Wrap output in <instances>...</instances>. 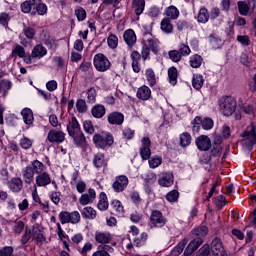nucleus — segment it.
Instances as JSON below:
<instances>
[{
	"label": "nucleus",
	"instance_id": "7c9ffc66",
	"mask_svg": "<svg viewBox=\"0 0 256 256\" xmlns=\"http://www.w3.org/2000/svg\"><path fill=\"white\" fill-rule=\"evenodd\" d=\"M97 209L99 211H107V209H109V199L107 198V194L105 192H101L99 194Z\"/></svg>",
	"mask_w": 256,
	"mask_h": 256
},
{
	"label": "nucleus",
	"instance_id": "c756f323",
	"mask_svg": "<svg viewBox=\"0 0 256 256\" xmlns=\"http://www.w3.org/2000/svg\"><path fill=\"white\" fill-rule=\"evenodd\" d=\"M193 123H197L199 125V123H201V126L203 129H205V131H209L210 129H213V119L211 118H201L199 116L195 117L193 120Z\"/></svg>",
	"mask_w": 256,
	"mask_h": 256
},
{
	"label": "nucleus",
	"instance_id": "72a5a7b5",
	"mask_svg": "<svg viewBox=\"0 0 256 256\" xmlns=\"http://www.w3.org/2000/svg\"><path fill=\"white\" fill-rule=\"evenodd\" d=\"M165 15L166 18H168L170 21H175L179 19V15H181V12H179V9H177V7L172 5L165 9Z\"/></svg>",
	"mask_w": 256,
	"mask_h": 256
},
{
	"label": "nucleus",
	"instance_id": "bb28decb",
	"mask_svg": "<svg viewBox=\"0 0 256 256\" xmlns=\"http://www.w3.org/2000/svg\"><path fill=\"white\" fill-rule=\"evenodd\" d=\"M47 55V48L43 44H37L31 51L32 59H43Z\"/></svg>",
	"mask_w": 256,
	"mask_h": 256
},
{
	"label": "nucleus",
	"instance_id": "c85d7f7f",
	"mask_svg": "<svg viewBox=\"0 0 256 256\" xmlns=\"http://www.w3.org/2000/svg\"><path fill=\"white\" fill-rule=\"evenodd\" d=\"M123 39L128 47H133L137 43V35L133 29H128L123 34Z\"/></svg>",
	"mask_w": 256,
	"mask_h": 256
},
{
	"label": "nucleus",
	"instance_id": "393cba45",
	"mask_svg": "<svg viewBox=\"0 0 256 256\" xmlns=\"http://www.w3.org/2000/svg\"><path fill=\"white\" fill-rule=\"evenodd\" d=\"M136 97L140 101H149L151 99V88L147 85H142L137 89Z\"/></svg>",
	"mask_w": 256,
	"mask_h": 256
},
{
	"label": "nucleus",
	"instance_id": "c9c22d12",
	"mask_svg": "<svg viewBox=\"0 0 256 256\" xmlns=\"http://www.w3.org/2000/svg\"><path fill=\"white\" fill-rule=\"evenodd\" d=\"M132 9L137 17L143 15V11H145V0H132Z\"/></svg>",
	"mask_w": 256,
	"mask_h": 256
},
{
	"label": "nucleus",
	"instance_id": "2eb2a0df",
	"mask_svg": "<svg viewBox=\"0 0 256 256\" xmlns=\"http://www.w3.org/2000/svg\"><path fill=\"white\" fill-rule=\"evenodd\" d=\"M255 5H256V0H247V2L245 1L237 2L238 11L240 15H243V16L249 15V12L251 11V9L252 11L253 9H255Z\"/></svg>",
	"mask_w": 256,
	"mask_h": 256
},
{
	"label": "nucleus",
	"instance_id": "5fc2aeb1",
	"mask_svg": "<svg viewBox=\"0 0 256 256\" xmlns=\"http://www.w3.org/2000/svg\"><path fill=\"white\" fill-rule=\"evenodd\" d=\"M19 145L22 149L27 151L33 147V140L29 139L27 136H23L19 141Z\"/></svg>",
	"mask_w": 256,
	"mask_h": 256
},
{
	"label": "nucleus",
	"instance_id": "a878e982",
	"mask_svg": "<svg viewBox=\"0 0 256 256\" xmlns=\"http://www.w3.org/2000/svg\"><path fill=\"white\" fill-rule=\"evenodd\" d=\"M203 244V239L201 237L194 238L186 247L184 255H191L201 247Z\"/></svg>",
	"mask_w": 256,
	"mask_h": 256
},
{
	"label": "nucleus",
	"instance_id": "603ef678",
	"mask_svg": "<svg viewBox=\"0 0 256 256\" xmlns=\"http://www.w3.org/2000/svg\"><path fill=\"white\" fill-rule=\"evenodd\" d=\"M12 84L9 80L0 81V94L2 97H7V93L11 90Z\"/></svg>",
	"mask_w": 256,
	"mask_h": 256
},
{
	"label": "nucleus",
	"instance_id": "f03ea898",
	"mask_svg": "<svg viewBox=\"0 0 256 256\" xmlns=\"http://www.w3.org/2000/svg\"><path fill=\"white\" fill-rule=\"evenodd\" d=\"M218 109L224 117H231L237 111V99L233 96H222L218 99Z\"/></svg>",
	"mask_w": 256,
	"mask_h": 256
},
{
	"label": "nucleus",
	"instance_id": "bf43d9fd",
	"mask_svg": "<svg viewBox=\"0 0 256 256\" xmlns=\"http://www.w3.org/2000/svg\"><path fill=\"white\" fill-rule=\"evenodd\" d=\"M178 52L180 53L181 57H189L191 55V48L189 45L182 43L178 47Z\"/></svg>",
	"mask_w": 256,
	"mask_h": 256
},
{
	"label": "nucleus",
	"instance_id": "0e129e2a",
	"mask_svg": "<svg viewBox=\"0 0 256 256\" xmlns=\"http://www.w3.org/2000/svg\"><path fill=\"white\" fill-rule=\"evenodd\" d=\"M168 57L173 61V63H179L183 56H181L179 50H170L168 52Z\"/></svg>",
	"mask_w": 256,
	"mask_h": 256
},
{
	"label": "nucleus",
	"instance_id": "a19ab883",
	"mask_svg": "<svg viewBox=\"0 0 256 256\" xmlns=\"http://www.w3.org/2000/svg\"><path fill=\"white\" fill-rule=\"evenodd\" d=\"M111 251H113V247L110 245H100L92 256H111V254H109Z\"/></svg>",
	"mask_w": 256,
	"mask_h": 256
},
{
	"label": "nucleus",
	"instance_id": "20e7f679",
	"mask_svg": "<svg viewBox=\"0 0 256 256\" xmlns=\"http://www.w3.org/2000/svg\"><path fill=\"white\" fill-rule=\"evenodd\" d=\"M93 143L98 149H107V147H111L115 143V139L111 133L101 132L93 136Z\"/></svg>",
	"mask_w": 256,
	"mask_h": 256
},
{
	"label": "nucleus",
	"instance_id": "09e8293b",
	"mask_svg": "<svg viewBox=\"0 0 256 256\" xmlns=\"http://www.w3.org/2000/svg\"><path fill=\"white\" fill-rule=\"evenodd\" d=\"M76 249L81 256H89V253L93 250V243L86 242L83 247L77 246Z\"/></svg>",
	"mask_w": 256,
	"mask_h": 256
},
{
	"label": "nucleus",
	"instance_id": "2f4dec72",
	"mask_svg": "<svg viewBox=\"0 0 256 256\" xmlns=\"http://www.w3.org/2000/svg\"><path fill=\"white\" fill-rule=\"evenodd\" d=\"M105 106L102 104H96L91 109L92 117L95 119H102V117H105Z\"/></svg>",
	"mask_w": 256,
	"mask_h": 256
},
{
	"label": "nucleus",
	"instance_id": "6e6d98bb",
	"mask_svg": "<svg viewBox=\"0 0 256 256\" xmlns=\"http://www.w3.org/2000/svg\"><path fill=\"white\" fill-rule=\"evenodd\" d=\"M180 145L181 147H189L191 145V134L188 132L180 134Z\"/></svg>",
	"mask_w": 256,
	"mask_h": 256
},
{
	"label": "nucleus",
	"instance_id": "f3484780",
	"mask_svg": "<svg viewBox=\"0 0 256 256\" xmlns=\"http://www.w3.org/2000/svg\"><path fill=\"white\" fill-rule=\"evenodd\" d=\"M121 247L125 253L132 256H139V250L133 245V242L129 238H123L121 241Z\"/></svg>",
	"mask_w": 256,
	"mask_h": 256
},
{
	"label": "nucleus",
	"instance_id": "6e6552de",
	"mask_svg": "<svg viewBox=\"0 0 256 256\" xmlns=\"http://www.w3.org/2000/svg\"><path fill=\"white\" fill-rule=\"evenodd\" d=\"M142 45L150 49L155 55L159 53V40L149 33L143 35Z\"/></svg>",
	"mask_w": 256,
	"mask_h": 256
},
{
	"label": "nucleus",
	"instance_id": "338daca9",
	"mask_svg": "<svg viewBox=\"0 0 256 256\" xmlns=\"http://www.w3.org/2000/svg\"><path fill=\"white\" fill-rule=\"evenodd\" d=\"M75 15L78 21H85L87 19V11L83 7H77L75 9Z\"/></svg>",
	"mask_w": 256,
	"mask_h": 256
},
{
	"label": "nucleus",
	"instance_id": "c03bdc74",
	"mask_svg": "<svg viewBox=\"0 0 256 256\" xmlns=\"http://www.w3.org/2000/svg\"><path fill=\"white\" fill-rule=\"evenodd\" d=\"M25 222L23 220H15L12 225L14 235H21L25 230Z\"/></svg>",
	"mask_w": 256,
	"mask_h": 256
},
{
	"label": "nucleus",
	"instance_id": "13d9d810",
	"mask_svg": "<svg viewBox=\"0 0 256 256\" xmlns=\"http://www.w3.org/2000/svg\"><path fill=\"white\" fill-rule=\"evenodd\" d=\"M20 57L22 59V57H25V48H23V46L21 45H16V47L12 50L10 57Z\"/></svg>",
	"mask_w": 256,
	"mask_h": 256
},
{
	"label": "nucleus",
	"instance_id": "3c124183",
	"mask_svg": "<svg viewBox=\"0 0 256 256\" xmlns=\"http://www.w3.org/2000/svg\"><path fill=\"white\" fill-rule=\"evenodd\" d=\"M33 237V230L32 228L26 227L24 230L23 235L21 236L20 243L21 245H27L31 238Z\"/></svg>",
	"mask_w": 256,
	"mask_h": 256
},
{
	"label": "nucleus",
	"instance_id": "e433bc0d",
	"mask_svg": "<svg viewBox=\"0 0 256 256\" xmlns=\"http://www.w3.org/2000/svg\"><path fill=\"white\" fill-rule=\"evenodd\" d=\"M81 215L84 219H89V220L97 219V210H95V208L91 206H86L81 211Z\"/></svg>",
	"mask_w": 256,
	"mask_h": 256
},
{
	"label": "nucleus",
	"instance_id": "de8ad7c7",
	"mask_svg": "<svg viewBox=\"0 0 256 256\" xmlns=\"http://www.w3.org/2000/svg\"><path fill=\"white\" fill-rule=\"evenodd\" d=\"M149 235H147L146 232H142L140 234V236L134 238V245L136 247V249L139 251L140 247H143V245H145V243L147 242Z\"/></svg>",
	"mask_w": 256,
	"mask_h": 256
},
{
	"label": "nucleus",
	"instance_id": "052dcab7",
	"mask_svg": "<svg viewBox=\"0 0 256 256\" xmlns=\"http://www.w3.org/2000/svg\"><path fill=\"white\" fill-rule=\"evenodd\" d=\"M166 200H168L169 203H177L179 201V191L177 190H171L166 195Z\"/></svg>",
	"mask_w": 256,
	"mask_h": 256
},
{
	"label": "nucleus",
	"instance_id": "6ab92c4d",
	"mask_svg": "<svg viewBox=\"0 0 256 256\" xmlns=\"http://www.w3.org/2000/svg\"><path fill=\"white\" fill-rule=\"evenodd\" d=\"M94 239L96 243H99V245H108V243L113 241V235L111 232L96 231L94 234Z\"/></svg>",
	"mask_w": 256,
	"mask_h": 256
},
{
	"label": "nucleus",
	"instance_id": "f704fd0d",
	"mask_svg": "<svg viewBox=\"0 0 256 256\" xmlns=\"http://www.w3.org/2000/svg\"><path fill=\"white\" fill-rule=\"evenodd\" d=\"M110 207L114 211L115 215H123L125 213V207L120 200L113 199L110 202Z\"/></svg>",
	"mask_w": 256,
	"mask_h": 256
},
{
	"label": "nucleus",
	"instance_id": "4be33fe9",
	"mask_svg": "<svg viewBox=\"0 0 256 256\" xmlns=\"http://www.w3.org/2000/svg\"><path fill=\"white\" fill-rule=\"evenodd\" d=\"M51 185V174L49 172H42L36 176L35 186L36 187H47Z\"/></svg>",
	"mask_w": 256,
	"mask_h": 256
},
{
	"label": "nucleus",
	"instance_id": "680f3d73",
	"mask_svg": "<svg viewBox=\"0 0 256 256\" xmlns=\"http://www.w3.org/2000/svg\"><path fill=\"white\" fill-rule=\"evenodd\" d=\"M148 163H149L150 169H157V167H159L161 163H163V158L159 156H154L149 159Z\"/></svg>",
	"mask_w": 256,
	"mask_h": 256
},
{
	"label": "nucleus",
	"instance_id": "5701e85b",
	"mask_svg": "<svg viewBox=\"0 0 256 256\" xmlns=\"http://www.w3.org/2000/svg\"><path fill=\"white\" fill-rule=\"evenodd\" d=\"M109 125H121L125 121V115L121 112H111L107 116Z\"/></svg>",
	"mask_w": 256,
	"mask_h": 256
},
{
	"label": "nucleus",
	"instance_id": "412c9836",
	"mask_svg": "<svg viewBox=\"0 0 256 256\" xmlns=\"http://www.w3.org/2000/svg\"><path fill=\"white\" fill-rule=\"evenodd\" d=\"M175 183V176L172 172H164L158 179V185L160 187H171Z\"/></svg>",
	"mask_w": 256,
	"mask_h": 256
},
{
	"label": "nucleus",
	"instance_id": "69168bd1",
	"mask_svg": "<svg viewBox=\"0 0 256 256\" xmlns=\"http://www.w3.org/2000/svg\"><path fill=\"white\" fill-rule=\"evenodd\" d=\"M76 109L78 111V113H87V102L83 99H78L76 101Z\"/></svg>",
	"mask_w": 256,
	"mask_h": 256
},
{
	"label": "nucleus",
	"instance_id": "f257e3e1",
	"mask_svg": "<svg viewBox=\"0 0 256 256\" xmlns=\"http://www.w3.org/2000/svg\"><path fill=\"white\" fill-rule=\"evenodd\" d=\"M66 129L76 147H85L87 145V138H85V134L81 130V125H79V121L75 116L71 118Z\"/></svg>",
	"mask_w": 256,
	"mask_h": 256
},
{
	"label": "nucleus",
	"instance_id": "423d86ee",
	"mask_svg": "<svg viewBox=\"0 0 256 256\" xmlns=\"http://www.w3.org/2000/svg\"><path fill=\"white\" fill-rule=\"evenodd\" d=\"M93 65L96 71L99 73H105L111 69V61H109V58H107V56H105L103 53L94 55Z\"/></svg>",
	"mask_w": 256,
	"mask_h": 256
},
{
	"label": "nucleus",
	"instance_id": "774afa93",
	"mask_svg": "<svg viewBox=\"0 0 256 256\" xmlns=\"http://www.w3.org/2000/svg\"><path fill=\"white\" fill-rule=\"evenodd\" d=\"M83 239V233H76L71 237V243L77 249V247H79V243H83Z\"/></svg>",
	"mask_w": 256,
	"mask_h": 256
},
{
	"label": "nucleus",
	"instance_id": "49530a36",
	"mask_svg": "<svg viewBox=\"0 0 256 256\" xmlns=\"http://www.w3.org/2000/svg\"><path fill=\"white\" fill-rule=\"evenodd\" d=\"M209 44L213 49H221L223 46V40L219 36L212 34L209 36Z\"/></svg>",
	"mask_w": 256,
	"mask_h": 256
},
{
	"label": "nucleus",
	"instance_id": "dca6fc26",
	"mask_svg": "<svg viewBox=\"0 0 256 256\" xmlns=\"http://www.w3.org/2000/svg\"><path fill=\"white\" fill-rule=\"evenodd\" d=\"M210 251L214 256H227V251H225L223 242L219 238L212 241Z\"/></svg>",
	"mask_w": 256,
	"mask_h": 256
},
{
	"label": "nucleus",
	"instance_id": "f8f14e48",
	"mask_svg": "<svg viewBox=\"0 0 256 256\" xmlns=\"http://www.w3.org/2000/svg\"><path fill=\"white\" fill-rule=\"evenodd\" d=\"M97 199V192L93 188H89L87 193L82 194L79 197V204L82 207H87V205H93V202Z\"/></svg>",
	"mask_w": 256,
	"mask_h": 256
},
{
	"label": "nucleus",
	"instance_id": "e2e57ef3",
	"mask_svg": "<svg viewBox=\"0 0 256 256\" xmlns=\"http://www.w3.org/2000/svg\"><path fill=\"white\" fill-rule=\"evenodd\" d=\"M122 137L126 141H131V139H133L135 137V130H133L129 127L124 128L122 130Z\"/></svg>",
	"mask_w": 256,
	"mask_h": 256
},
{
	"label": "nucleus",
	"instance_id": "cd10ccee",
	"mask_svg": "<svg viewBox=\"0 0 256 256\" xmlns=\"http://www.w3.org/2000/svg\"><path fill=\"white\" fill-rule=\"evenodd\" d=\"M22 178L24 183L31 185L35 179V172L32 170L31 166L28 165L22 169Z\"/></svg>",
	"mask_w": 256,
	"mask_h": 256
},
{
	"label": "nucleus",
	"instance_id": "4468645a",
	"mask_svg": "<svg viewBox=\"0 0 256 256\" xmlns=\"http://www.w3.org/2000/svg\"><path fill=\"white\" fill-rule=\"evenodd\" d=\"M47 141H49V143H56L59 145L65 141V132L62 130L51 129L47 134Z\"/></svg>",
	"mask_w": 256,
	"mask_h": 256
},
{
	"label": "nucleus",
	"instance_id": "a18cd8bd",
	"mask_svg": "<svg viewBox=\"0 0 256 256\" xmlns=\"http://www.w3.org/2000/svg\"><path fill=\"white\" fill-rule=\"evenodd\" d=\"M209 10L207 8L203 7L199 10V13L197 15V21L198 23H208L209 22Z\"/></svg>",
	"mask_w": 256,
	"mask_h": 256
},
{
	"label": "nucleus",
	"instance_id": "58836bf2",
	"mask_svg": "<svg viewBox=\"0 0 256 256\" xmlns=\"http://www.w3.org/2000/svg\"><path fill=\"white\" fill-rule=\"evenodd\" d=\"M22 119L26 125H33L35 118L33 117V110L30 108H24L21 111Z\"/></svg>",
	"mask_w": 256,
	"mask_h": 256
},
{
	"label": "nucleus",
	"instance_id": "4d7b16f0",
	"mask_svg": "<svg viewBox=\"0 0 256 256\" xmlns=\"http://www.w3.org/2000/svg\"><path fill=\"white\" fill-rule=\"evenodd\" d=\"M33 7H35V0H26L21 4L22 13H31Z\"/></svg>",
	"mask_w": 256,
	"mask_h": 256
},
{
	"label": "nucleus",
	"instance_id": "0eeeda50",
	"mask_svg": "<svg viewBox=\"0 0 256 256\" xmlns=\"http://www.w3.org/2000/svg\"><path fill=\"white\" fill-rule=\"evenodd\" d=\"M241 137H243L242 144L248 149H251L253 145H256V127L253 124H250L241 134Z\"/></svg>",
	"mask_w": 256,
	"mask_h": 256
},
{
	"label": "nucleus",
	"instance_id": "ddd939ff",
	"mask_svg": "<svg viewBox=\"0 0 256 256\" xmlns=\"http://www.w3.org/2000/svg\"><path fill=\"white\" fill-rule=\"evenodd\" d=\"M140 157L143 161H147L151 158V139L149 137H143L141 139Z\"/></svg>",
	"mask_w": 256,
	"mask_h": 256
},
{
	"label": "nucleus",
	"instance_id": "aec40b11",
	"mask_svg": "<svg viewBox=\"0 0 256 256\" xmlns=\"http://www.w3.org/2000/svg\"><path fill=\"white\" fill-rule=\"evenodd\" d=\"M7 185L12 193H21L23 191V179L21 177H12L7 182Z\"/></svg>",
	"mask_w": 256,
	"mask_h": 256
},
{
	"label": "nucleus",
	"instance_id": "79ce46f5",
	"mask_svg": "<svg viewBox=\"0 0 256 256\" xmlns=\"http://www.w3.org/2000/svg\"><path fill=\"white\" fill-rule=\"evenodd\" d=\"M189 65L192 69H199L203 65V57L199 54H194L189 57Z\"/></svg>",
	"mask_w": 256,
	"mask_h": 256
},
{
	"label": "nucleus",
	"instance_id": "4c0bfd02",
	"mask_svg": "<svg viewBox=\"0 0 256 256\" xmlns=\"http://www.w3.org/2000/svg\"><path fill=\"white\" fill-rule=\"evenodd\" d=\"M160 28L166 35H171L173 33V23L169 18H163L160 23Z\"/></svg>",
	"mask_w": 256,
	"mask_h": 256
},
{
	"label": "nucleus",
	"instance_id": "864d4df0",
	"mask_svg": "<svg viewBox=\"0 0 256 256\" xmlns=\"http://www.w3.org/2000/svg\"><path fill=\"white\" fill-rule=\"evenodd\" d=\"M107 44L110 49H117L119 45V38L115 34H109Z\"/></svg>",
	"mask_w": 256,
	"mask_h": 256
},
{
	"label": "nucleus",
	"instance_id": "9b49d317",
	"mask_svg": "<svg viewBox=\"0 0 256 256\" xmlns=\"http://www.w3.org/2000/svg\"><path fill=\"white\" fill-rule=\"evenodd\" d=\"M150 223L152 227L161 229L162 227H165V225L167 224V218L163 216V213L161 211L154 210L150 215Z\"/></svg>",
	"mask_w": 256,
	"mask_h": 256
},
{
	"label": "nucleus",
	"instance_id": "1a4fd4ad",
	"mask_svg": "<svg viewBox=\"0 0 256 256\" xmlns=\"http://www.w3.org/2000/svg\"><path fill=\"white\" fill-rule=\"evenodd\" d=\"M129 187V178L125 175L116 176L112 183V189L115 193H123Z\"/></svg>",
	"mask_w": 256,
	"mask_h": 256
},
{
	"label": "nucleus",
	"instance_id": "8fccbe9b",
	"mask_svg": "<svg viewBox=\"0 0 256 256\" xmlns=\"http://www.w3.org/2000/svg\"><path fill=\"white\" fill-rule=\"evenodd\" d=\"M177 77H179V73L177 68L172 66L168 69V79L171 85H177Z\"/></svg>",
	"mask_w": 256,
	"mask_h": 256
},
{
	"label": "nucleus",
	"instance_id": "37998d69",
	"mask_svg": "<svg viewBox=\"0 0 256 256\" xmlns=\"http://www.w3.org/2000/svg\"><path fill=\"white\" fill-rule=\"evenodd\" d=\"M205 83V79H203V75L201 74H194L192 78V87L196 89V91H199L203 84Z\"/></svg>",
	"mask_w": 256,
	"mask_h": 256
},
{
	"label": "nucleus",
	"instance_id": "473e14b6",
	"mask_svg": "<svg viewBox=\"0 0 256 256\" xmlns=\"http://www.w3.org/2000/svg\"><path fill=\"white\" fill-rule=\"evenodd\" d=\"M29 166L31 167L34 174H36V175H41V173H45L44 171H45V169H47L45 164H43V162H41L39 160L31 161Z\"/></svg>",
	"mask_w": 256,
	"mask_h": 256
},
{
	"label": "nucleus",
	"instance_id": "39448f33",
	"mask_svg": "<svg viewBox=\"0 0 256 256\" xmlns=\"http://www.w3.org/2000/svg\"><path fill=\"white\" fill-rule=\"evenodd\" d=\"M58 219L61 225H67V223L78 225V223H81V213L77 210L72 212L61 211L58 215Z\"/></svg>",
	"mask_w": 256,
	"mask_h": 256
},
{
	"label": "nucleus",
	"instance_id": "9d476101",
	"mask_svg": "<svg viewBox=\"0 0 256 256\" xmlns=\"http://www.w3.org/2000/svg\"><path fill=\"white\" fill-rule=\"evenodd\" d=\"M32 239L35 241L38 247L43 245V243L46 241L43 226L37 223L32 226Z\"/></svg>",
	"mask_w": 256,
	"mask_h": 256
},
{
	"label": "nucleus",
	"instance_id": "7ed1b4c3",
	"mask_svg": "<svg viewBox=\"0 0 256 256\" xmlns=\"http://www.w3.org/2000/svg\"><path fill=\"white\" fill-rule=\"evenodd\" d=\"M130 59L132 61V71L134 73H141V64L139 61H141V59L143 61H149V59H151V49L142 45L141 53H139L137 50L132 51L130 54Z\"/></svg>",
	"mask_w": 256,
	"mask_h": 256
},
{
	"label": "nucleus",
	"instance_id": "a211bd4d",
	"mask_svg": "<svg viewBox=\"0 0 256 256\" xmlns=\"http://www.w3.org/2000/svg\"><path fill=\"white\" fill-rule=\"evenodd\" d=\"M108 163L109 161L105 158V154L102 152L94 154L92 158V165L95 169H105Z\"/></svg>",
	"mask_w": 256,
	"mask_h": 256
},
{
	"label": "nucleus",
	"instance_id": "ea45409f",
	"mask_svg": "<svg viewBox=\"0 0 256 256\" xmlns=\"http://www.w3.org/2000/svg\"><path fill=\"white\" fill-rule=\"evenodd\" d=\"M145 77L149 87H155L157 85V76L155 75V71H153L152 68L145 70Z\"/></svg>",
	"mask_w": 256,
	"mask_h": 256
},
{
	"label": "nucleus",
	"instance_id": "b1692460",
	"mask_svg": "<svg viewBox=\"0 0 256 256\" xmlns=\"http://www.w3.org/2000/svg\"><path fill=\"white\" fill-rule=\"evenodd\" d=\"M196 145L199 151H209L211 149V138L207 135H201L196 139Z\"/></svg>",
	"mask_w": 256,
	"mask_h": 256
}]
</instances>
